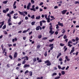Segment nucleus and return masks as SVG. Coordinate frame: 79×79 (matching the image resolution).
I'll return each instance as SVG.
<instances>
[{
    "label": "nucleus",
    "mask_w": 79,
    "mask_h": 79,
    "mask_svg": "<svg viewBox=\"0 0 79 79\" xmlns=\"http://www.w3.org/2000/svg\"><path fill=\"white\" fill-rule=\"evenodd\" d=\"M45 63H47V66H50L51 65V63L50 62V61L49 60H47L44 61Z\"/></svg>",
    "instance_id": "nucleus-1"
},
{
    "label": "nucleus",
    "mask_w": 79,
    "mask_h": 79,
    "mask_svg": "<svg viewBox=\"0 0 79 79\" xmlns=\"http://www.w3.org/2000/svg\"><path fill=\"white\" fill-rule=\"evenodd\" d=\"M70 44H73V42H72V41H71V40H69V41L68 42L67 45L69 47H71L72 46V45H71Z\"/></svg>",
    "instance_id": "nucleus-2"
},
{
    "label": "nucleus",
    "mask_w": 79,
    "mask_h": 79,
    "mask_svg": "<svg viewBox=\"0 0 79 79\" xmlns=\"http://www.w3.org/2000/svg\"><path fill=\"white\" fill-rule=\"evenodd\" d=\"M32 8L30 9V10L31 11H35V6L33 5L32 6Z\"/></svg>",
    "instance_id": "nucleus-3"
},
{
    "label": "nucleus",
    "mask_w": 79,
    "mask_h": 79,
    "mask_svg": "<svg viewBox=\"0 0 79 79\" xmlns=\"http://www.w3.org/2000/svg\"><path fill=\"white\" fill-rule=\"evenodd\" d=\"M58 25H59V26H61V27H63L64 26H63V23H61L60 22H58Z\"/></svg>",
    "instance_id": "nucleus-4"
},
{
    "label": "nucleus",
    "mask_w": 79,
    "mask_h": 79,
    "mask_svg": "<svg viewBox=\"0 0 79 79\" xmlns=\"http://www.w3.org/2000/svg\"><path fill=\"white\" fill-rule=\"evenodd\" d=\"M30 6H31V2H29L27 6V10H29Z\"/></svg>",
    "instance_id": "nucleus-5"
},
{
    "label": "nucleus",
    "mask_w": 79,
    "mask_h": 79,
    "mask_svg": "<svg viewBox=\"0 0 79 79\" xmlns=\"http://www.w3.org/2000/svg\"><path fill=\"white\" fill-rule=\"evenodd\" d=\"M54 32H55V31H53V30H50L49 31V33L51 34V35H52V34H54Z\"/></svg>",
    "instance_id": "nucleus-6"
},
{
    "label": "nucleus",
    "mask_w": 79,
    "mask_h": 79,
    "mask_svg": "<svg viewBox=\"0 0 79 79\" xmlns=\"http://www.w3.org/2000/svg\"><path fill=\"white\" fill-rule=\"evenodd\" d=\"M4 22H5L3 21V22H0V23H1V24H2L1 26H0V28H2V26H3V25H4Z\"/></svg>",
    "instance_id": "nucleus-7"
},
{
    "label": "nucleus",
    "mask_w": 79,
    "mask_h": 79,
    "mask_svg": "<svg viewBox=\"0 0 79 79\" xmlns=\"http://www.w3.org/2000/svg\"><path fill=\"white\" fill-rule=\"evenodd\" d=\"M17 55H18V53H17V52H15L14 56V58H16V57H17Z\"/></svg>",
    "instance_id": "nucleus-8"
},
{
    "label": "nucleus",
    "mask_w": 79,
    "mask_h": 79,
    "mask_svg": "<svg viewBox=\"0 0 79 79\" xmlns=\"http://www.w3.org/2000/svg\"><path fill=\"white\" fill-rule=\"evenodd\" d=\"M67 11V10H64L63 11H61V13H62V14L63 15H64L65 13H66V12Z\"/></svg>",
    "instance_id": "nucleus-9"
},
{
    "label": "nucleus",
    "mask_w": 79,
    "mask_h": 79,
    "mask_svg": "<svg viewBox=\"0 0 79 79\" xmlns=\"http://www.w3.org/2000/svg\"><path fill=\"white\" fill-rule=\"evenodd\" d=\"M30 66V65L29 64L27 65V64H26L23 66V68H27V67H29Z\"/></svg>",
    "instance_id": "nucleus-10"
},
{
    "label": "nucleus",
    "mask_w": 79,
    "mask_h": 79,
    "mask_svg": "<svg viewBox=\"0 0 79 79\" xmlns=\"http://www.w3.org/2000/svg\"><path fill=\"white\" fill-rule=\"evenodd\" d=\"M40 16H38L36 17V19H40Z\"/></svg>",
    "instance_id": "nucleus-11"
},
{
    "label": "nucleus",
    "mask_w": 79,
    "mask_h": 79,
    "mask_svg": "<svg viewBox=\"0 0 79 79\" xmlns=\"http://www.w3.org/2000/svg\"><path fill=\"white\" fill-rule=\"evenodd\" d=\"M61 55V53H59L58 54V56H57V58H58L59 57H60V56Z\"/></svg>",
    "instance_id": "nucleus-12"
},
{
    "label": "nucleus",
    "mask_w": 79,
    "mask_h": 79,
    "mask_svg": "<svg viewBox=\"0 0 79 79\" xmlns=\"http://www.w3.org/2000/svg\"><path fill=\"white\" fill-rule=\"evenodd\" d=\"M29 74L30 76H32V72L31 71L29 72Z\"/></svg>",
    "instance_id": "nucleus-13"
},
{
    "label": "nucleus",
    "mask_w": 79,
    "mask_h": 79,
    "mask_svg": "<svg viewBox=\"0 0 79 79\" xmlns=\"http://www.w3.org/2000/svg\"><path fill=\"white\" fill-rule=\"evenodd\" d=\"M47 20V21L48 23H50V18H47V19H46Z\"/></svg>",
    "instance_id": "nucleus-14"
},
{
    "label": "nucleus",
    "mask_w": 79,
    "mask_h": 79,
    "mask_svg": "<svg viewBox=\"0 0 79 79\" xmlns=\"http://www.w3.org/2000/svg\"><path fill=\"white\" fill-rule=\"evenodd\" d=\"M26 60V59H24L23 61V62H22L23 64H25V63H26V60Z\"/></svg>",
    "instance_id": "nucleus-15"
},
{
    "label": "nucleus",
    "mask_w": 79,
    "mask_h": 79,
    "mask_svg": "<svg viewBox=\"0 0 79 79\" xmlns=\"http://www.w3.org/2000/svg\"><path fill=\"white\" fill-rule=\"evenodd\" d=\"M31 18L33 19H34L35 18V16L34 15H33L32 16H31Z\"/></svg>",
    "instance_id": "nucleus-16"
},
{
    "label": "nucleus",
    "mask_w": 79,
    "mask_h": 79,
    "mask_svg": "<svg viewBox=\"0 0 79 79\" xmlns=\"http://www.w3.org/2000/svg\"><path fill=\"white\" fill-rule=\"evenodd\" d=\"M19 13L20 15H23V13H24L23 12H20V11H19Z\"/></svg>",
    "instance_id": "nucleus-17"
},
{
    "label": "nucleus",
    "mask_w": 79,
    "mask_h": 79,
    "mask_svg": "<svg viewBox=\"0 0 79 79\" xmlns=\"http://www.w3.org/2000/svg\"><path fill=\"white\" fill-rule=\"evenodd\" d=\"M57 75V73H53L52 74V76H56Z\"/></svg>",
    "instance_id": "nucleus-18"
},
{
    "label": "nucleus",
    "mask_w": 79,
    "mask_h": 79,
    "mask_svg": "<svg viewBox=\"0 0 79 79\" xmlns=\"http://www.w3.org/2000/svg\"><path fill=\"white\" fill-rule=\"evenodd\" d=\"M49 29L50 31H52L53 30V28H52V25H51Z\"/></svg>",
    "instance_id": "nucleus-19"
},
{
    "label": "nucleus",
    "mask_w": 79,
    "mask_h": 79,
    "mask_svg": "<svg viewBox=\"0 0 79 79\" xmlns=\"http://www.w3.org/2000/svg\"><path fill=\"white\" fill-rule=\"evenodd\" d=\"M11 21V18H10V19L8 20L7 23H10Z\"/></svg>",
    "instance_id": "nucleus-20"
},
{
    "label": "nucleus",
    "mask_w": 79,
    "mask_h": 79,
    "mask_svg": "<svg viewBox=\"0 0 79 79\" xmlns=\"http://www.w3.org/2000/svg\"><path fill=\"white\" fill-rule=\"evenodd\" d=\"M61 73L62 75H64V74H65V72H64V71H62Z\"/></svg>",
    "instance_id": "nucleus-21"
},
{
    "label": "nucleus",
    "mask_w": 79,
    "mask_h": 79,
    "mask_svg": "<svg viewBox=\"0 0 79 79\" xmlns=\"http://www.w3.org/2000/svg\"><path fill=\"white\" fill-rule=\"evenodd\" d=\"M67 36L66 35H65L63 37V38L64 39H67Z\"/></svg>",
    "instance_id": "nucleus-22"
},
{
    "label": "nucleus",
    "mask_w": 79,
    "mask_h": 79,
    "mask_svg": "<svg viewBox=\"0 0 79 79\" xmlns=\"http://www.w3.org/2000/svg\"><path fill=\"white\" fill-rule=\"evenodd\" d=\"M7 2H8V1H3V3L4 4H6V3H7Z\"/></svg>",
    "instance_id": "nucleus-23"
},
{
    "label": "nucleus",
    "mask_w": 79,
    "mask_h": 79,
    "mask_svg": "<svg viewBox=\"0 0 79 79\" xmlns=\"http://www.w3.org/2000/svg\"><path fill=\"white\" fill-rule=\"evenodd\" d=\"M36 31H39V26L37 27L36 28Z\"/></svg>",
    "instance_id": "nucleus-24"
},
{
    "label": "nucleus",
    "mask_w": 79,
    "mask_h": 79,
    "mask_svg": "<svg viewBox=\"0 0 79 79\" xmlns=\"http://www.w3.org/2000/svg\"><path fill=\"white\" fill-rule=\"evenodd\" d=\"M3 32L4 34H8V33H7V31H3Z\"/></svg>",
    "instance_id": "nucleus-25"
},
{
    "label": "nucleus",
    "mask_w": 79,
    "mask_h": 79,
    "mask_svg": "<svg viewBox=\"0 0 79 79\" xmlns=\"http://www.w3.org/2000/svg\"><path fill=\"white\" fill-rule=\"evenodd\" d=\"M60 78V76H58L57 77H55L54 79H59Z\"/></svg>",
    "instance_id": "nucleus-26"
},
{
    "label": "nucleus",
    "mask_w": 79,
    "mask_h": 79,
    "mask_svg": "<svg viewBox=\"0 0 79 79\" xmlns=\"http://www.w3.org/2000/svg\"><path fill=\"white\" fill-rule=\"evenodd\" d=\"M54 40V39H52V40H49V41L50 42H53Z\"/></svg>",
    "instance_id": "nucleus-27"
},
{
    "label": "nucleus",
    "mask_w": 79,
    "mask_h": 79,
    "mask_svg": "<svg viewBox=\"0 0 79 79\" xmlns=\"http://www.w3.org/2000/svg\"><path fill=\"white\" fill-rule=\"evenodd\" d=\"M6 25H5L2 27V29H5V28H6Z\"/></svg>",
    "instance_id": "nucleus-28"
},
{
    "label": "nucleus",
    "mask_w": 79,
    "mask_h": 79,
    "mask_svg": "<svg viewBox=\"0 0 79 79\" xmlns=\"http://www.w3.org/2000/svg\"><path fill=\"white\" fill-rule=\"evenodd\" d=\"M7 16H8L10 18H11V16L9 14H7Z\"/></svg>",
    "instance_id": "nucleus-29"
},
{
    "label": "nucleus",
    "mask_w": 79,
    "mask_h": 79,
    "mask_svg": "<svg viewBox=\"0 0 79 79\" xmlns=\"http://www.w3.org/2000/svg\"><path fill=\"white\" fill-rule=\"evenodd\" d=\"M75 40L76 41H78L79 40V39L78 38V37H76L75 38Z\"/></svg>",
    "instance_id": "nucleus-30"
},
{
    "label": "nucleus",
    "mask_w": 79,
    "mask_h": 79,
    "mask_svg": "<svg viewBox=\"0 0 79 79\" xmlns=\"http://www.w3.org/2000/svg\"><path fill=\"white\" fill-rule=\"evenodd\" d=\"M33 62H35V61H36V58H34L33 59Z\"/></svg>",
    "instance_id": "nucleus-31"
},
{
    "label": "nucleus",
    "mask_w": 79,
    "mask_h": 79,
    "mask_svg": "<svg viewBox=\"0 0 79 79\" xmlns=\"http://www.w3.org/2000/svg\"><path fill=\"white\" fill-rule=\"evenodd\" d=\"M35 23V22H33L31 23V25H34V24Z\"/></svg>",
    "instance_id": "nucleus-32"
},
{
    "label": "nucleus",
    "mask_w": 79,
    "mask_h": 79,
    "mask_svg": "<svg viewBox=\"0 0 79 79\" xmlns=\"http://www.w3.org/2000/svg\"><path fill=\"white\" fill-rule=\"evenodd\" d=\"M18 16L16 17V16L14 15L13 17V18H14V19H17V18H18Z\"/></svg>",
    "instance_id": "nucleus-33"
},
{
    "label": "nucleus",
    "mask_w": 79,
    "mask_h": 79,
    "mask_svg": "<svg viewBox=\"0 0 79 79\" xmlns=\"http://www.w3.org/2000/svg\"><path fill=\"white\" fill-rule=\"evenodd\" d=\"M60 46H61V47H63V46H64V44H63L62 43H60Z\"/></svg>",
    "instance_id": "nucleus-34"
},
{
    "label": "nucleus",
    "mask_w": 79,
    "mask_h": 79,
    "mask_svg": "<svg viewBox=\"0 0 79 79\" xmlns=\"http://www.w3.org/2000/svg\"><path fill=\"white\" fill-rule=\"evenodd\" d=\"M56 29H59V26H58V24L56 25Z\"/></svg>",
    "instance_id": "nucleus-35"
},
{
    "label": "nucleus",
    "mask_w": 79,
    "mask_h": 79,
    "mask_svg": "<svg viewBox=\"0 0 79 79\" xmlns=\"http://www.w3.org/2000/svg\"><path fill=\"white\" fill-rule=\"evenodd\" d=\"M38 37L39 39H41V38H42V35H39Z\"/></svg>",
    "instance_id": "nucleus-36"
},
{
    "label": "nucleus",
    "mask_w": 79,
    "mask_h": 79,
    "mask_svg": "<svg viewBox=\"0 0 79 79\" xmlns=\"http://www.w3.org/2000/svg\"><path fill=\"white\" fill-rule=\"evenodd\" d=\"M25 58H26V59L27 61V60H29V58L27 56H25Z\"/></svg>",
    "instance_id": "nucleus-37"
},
{
    "label": "nucleus",
    "mask_w": 79,
    "mask_h": 79,
    "mask_svg": "<svg viewBox=\"0 0 79 79\" xmlns=\"http://www.w3.org/2000/svg\"><path fill=\"white\" fill-rule=\"evenodd\" d=\"M44 16H45V18H46V19H47L48 18H47V14H45L44 15Z\"/></svg>",
    "instance_id": "nucleus-38"
},
{
    "label": "nucleus",
    "mask_w": 79,
    "mask_h": 79,
    "mask_svg": "<svg viewBox=\"0 0 79 79\" xmlns=\"http://www.w3.org/2000/svg\"><path fill=\"white\" fill-rule=\"evenodd\" d=\"M29 73V71L27 70L25 72L24 74H27V73Z\"/></svg>",
    "instance_id": "nucleus-39"
},
{
    "label": "nucleus",
    "mask_w": 79,
    "mask_h": 79,
    "mask_svg": "<svg viewBox=\"0 0 79 79\" xmlns=\"http://www.w3.org/2000/svg\"><path fill=\"white\" fill-rule=\"evenodd\" d=\"M6 12H8V11H9V8H7L6 9Z\"/></svg>",
    "instance_id": "nucleus-40"
},
{
    "label": "nucleus",
    "mask_w": 79,
    "mask_h": 79,
    "mask_svg": "<svg viewBox=\"0 0 79 79\" xmlns=\"http://www.w3.org/2000/svg\"><path fill=\"white\" fill-rule=\"evenodd\" d=\"M43 11V9H42L41 8L39 9V11L41 12V11Z\"/></svg>",
    "instance_id": "nucleus-41"
},
{
    "label": "nucleus",
    "mask_w": 79,
    "mask_h": 79,
    "mask_svg": "<svg viewBox=\"0 0 79 79\" xmlns=\"http://www.w3.org/2000/svg\"><path fill=\"white\" fill-rule=\"evenodd\" d=\"M59 61H62L63 59H62V58H60V59H59Z\"/></svg>",
    "instance_id": "nucleus-42"
},
{
    "label": "nucleus",
    "mask_w": 79,
    "mask_h": 79,
    "mask_svg": "<svg viewBox=\"0 0 79 79\" xmlns=\"http://www.w3.org/2000/svg\"><path fill=\"white\" fill-rule=\"evenodd\" d=\"M72 41L73 42H76V40L74 39H73L72 40Z\"/></svg>",
    "instance_id": "nucleus-43"
},
{
    "label": "nucleus",
    "mask_w": 79,
    "mask_h": 79,
    "mask_svg": "<svg viewBox=\"0 0 79 79\" xmlns=\"http://www.w3.org/2000/svg\"><path fill=\"white\" fill-rule=\"evenodd\" d=\"M69 66H67V67L65 69L66 70H68V69H69Z\"/></svg>",
    "instance_id": "nucleus-44"
},
{
    "label": "nucleus",
    "mask_w": 79,
    "mask_h": 79,
    "mask_svg": "<svg viewBox=\"0 0 79 79\" xmlns=\"http://www.w3.org/2000/svg\"><path fill=\"white\" fill-rule=\"evenodd\" d=\"M31 3L33 4H34V1L33 0H31Z\"/></svg>",
    "instance_id": "nucleus-45"
},
{
    "label": "nucleus",
    "mask_w": 79,
    "mask_h": 79,
    "mask_svg": "<svg viewBox=\"0 0 79 79\" xmlns=\"http://www.w3.org/2000/svg\"><path fill=\"white\" fill-rule=\"evenodd\" d=\"M47 37H44L42 39V40H47Z\"/></svg>",
    "instance_id": "nucleus-46"
},
{
    "label": "nucleus",
    "mask_w": 79,
    "mask_h": 79,
    "mask_svg": "<svg viewBox=\"0 0 79 79\" xmlns=\"http://www.w3.org/2000/svg\"><path fill=\"white\" fill-rule=\"evenodd\" d=\"M44 56H47V52H45L44 54Z\"/></svg>",
    "instance_id": "nucleus-47"
},
{
    "label": "nucleus",
    "mask_w": 79,
    "mask_h": 79,
    "mask_svg": "<svg viewBox=\"0 0 79 79\" xmlns=\"http://www.w3.org/2000/svg\"><path fill=\"white\" fill-rule=\"evenodd\" d=\"M2 12H3V13H6V10H3L2 11Z\"/></svg>",
    "instance_id": "nucleus-48"
},
{
    "label": "nucleus",
    "mask_w": 79,
    "mask_h": 79,
    "mask_svg": "<svg viewBox=\"0 0 79 79\" xmlns=\"http://www.w3.org/2000/svg\"><path fill=\"white\" fill-rule=\"evenodd\" d=\"M40 26H42V21H40Z\"/></svg>",
    "instance_id": "nucleus-49"
},
{
    "label": "nucleus",
    "mask_w": 79,
    "mask_h": 79,
    "mask_svg": "<svg viewBox=\"0 0 79 79\" xmlns=\"http://www.w3.org/2000/svg\"><path fill=\"white\" fill-rule=\"evenodd\" d=\"M14 13V11H12L11 12H10V15H12L13 13Z\"/></svg>",
    "instance_id": "nucleus-50"
},
{
    "label": "nucleus",
    "mask_w": 79,
    "mask_h": 79,
    "mask_svg": "<svg viewBox=\"0 0 79 79\" xmlns=\"http://www.w3.org/2000/svg\"><path fill=\"white\" fill-rule=\"evenodd\" d=\"M38 63H41V62H42V60H41V59L39 60L38 61Z\"/></svg>",
    "instance_id": "nucleus-51"
},
{
    "label": "nucleus",
    "mask_w": 79,
    "mask_h": 79,
    "mask_svg": "<svg viewBox=\"0 0 79 79\" xmlns=\"http://www.w3.org/2000/svg\"><path fill=\"white\" fill-rule=\"evenodd\" d=\"M16 2L15 1L13 5V6H15L16 5Z\"/></svg>",
    "instance_id": "nucleus-52"
},
{
    "label": "nucleus",
    "mask_w": 79,
    "mask_h": 79,
    "mask_svg": "<svg viewBox=\"0 0 79 79\" xmlns=\"http://www.w3.org/2000/svg\"><path fill=\"white\" fill-rule=\"evenodd\" d=\"M58 68L60 69H61V67L60 65H58Z\"/></svg>",
    "instance_id": "nucleus-53"
},
{
    "label": "nucleus",
    "mask_w": 79,
    "mask_h": 79,
    "mask_svg": "<svg viewBox=\"0 0 79 79\" xmlns=\"http://www.w3.org/2000/svg\"><path fill=\"white\" fill-rule=\"evenodd\" d=\"M75 4H77V3H78L79 4V2L78 1H75Z\"/></svg>",
    "instance_id": "nucleus-54"
},
{
    "label": "nucleus",
    "mask_w": 79,
    "mask_h": 79,
    "mask_svg": "<svg viewBox=\"0 0 79 79\" xmlns=\"http://www.w3.org/2000/svg\"><path fill=\"white\" fill-rule=\"evenodd\" d=\"M53 46H52L51 47V48H50V50H53Z\"/></svg>",
    "instance_id": "nucleus-55"
},
{
    "label": "nucleus",
    "mask_w": 79,
    "mask_h": 79,
    "mask_svg": "<svg viewBox=\"0 0 79 79\" xmlns=\"http://www.w3.org/2000/svg\"><path fill=\"white\" fill-rule=\"evenodd\" d=\"M64 69H65V67H63L62 68H61V69H62V70H64Z\"/></svg>",
    "instance_id": "nucleus-56"
},
{
    "label": "nucleus",
    "mask_w": 79,
    "mask_h": 79,
    "mask_svg": "<svg viewBox=\"0 0 79 79\" xmlns=\"http://www.w3.org/2000/svg\"><path fill=\"white\" fill-rule=\"evenodd\" d=\"M40 47V45H38L37 47V48H39Z\"/></svg>",
    "instance_id": "nucleus-57"
},
{
    "label": "nucleus",
    "mask_w": 79,
    "mask_h": 79,
    "mask_svg": "<svg viewBox=\"0 0 79 79\" xmlns=\"http://www.w3.org/2000/svg\"><path fill=\"white\" fill-rule=\"evenodd\" d=\"M52 46H53V44H49V47H52Z\"/></svg>",
    "instance_id": "nucleus-58"
},
{
    "label": "nucleus",
    "mask_w": 79,
    "mask_h": 79,
    "mask_svg": "<svg viewBox=\"0 0 79 79\" xmlns=\"http://www.w3.org/2000/svg\"><path fill=\"white\" fill-rule=\"evenodd\" d=\"M14 9H16V6H13Z\"/></svg>",
    "instance_id": "nucleus-59"
},
{
    "label": "nucleus",
    "mask_w": 79,
    "mask_h": 79,
    "mask_svg": "<svg viewBox=\"0 0 79 79\" xmlns=\"http://www.w3.org/2000/svg\"><path fill=\"white\" fill-rule=\"evenodd\" d=\"M9 58H10V59H13V57H12V56L11 55H10L9 56Z\"/></svg>",
    "instance_id": "nucleus-60"
},
{
    "label": "nucleus",
    "mask_w": 79,
    "mask_h": 79,
    "mask_svg": "<svg viewBox=\"0 0 79 79\" xmlns=\"http://www.w3.org/2000/svg\"><path fill=\"white\" fill-rule=\"evenodd\" d=\"M58 31H56L55 32V34L56 35H58Z\"/></svg>",
    "instance_id": "nucleus-61"
},
{
    "label": "nucleus",
    "mask_w": 79,
    "mask_h": 79,
    "mask_svg": "<svg viewBox=\"0 0 79 79\" xmlns=\"http://www.w3.org/2000/svg\"><path fill=\"white\" fill-rule=\"evenodd\" d=\"M25 19H26V20H27V19H28V17L27 16L25 17Z\"/></svg>",
    "instance_id": "nucleus-62"
},
{
    "label": "nucleus",
    "mask_w": 79,
    "mask_h": 79,
    "mask_svg": "<svg viewBox=\"0 0 79 79\" xmlns=\"http://www.w3.org/2000/svg\"><path fill=\"white\" fill-rule=\"evenodd\" d=\"M8 23V25L9 26H11V25H12V23Z\"/></svg>",
    "instance_id": "nucleus-63"
},
{
    "label": "nucleus",
    "mask_w": 79,
    "mask_h": 79,
    "mask_svg": "<svg viewBox=\"0 0 79 79\" xmlns=\"http://www.w3.org/2000/svg\"><path fill=\"white\" fill-rule=\"evenodd\" d=\"M21 23H22V22H21V21H20L18 23V24L19 25H20L21 24Z\"/></svg>",
    "instance_id": "nucleus-64"
}]
</instances>
